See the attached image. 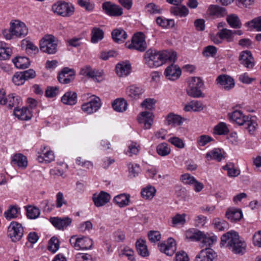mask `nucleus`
<instances>
[{"label":"nucleus","instance_id":"1","mask_svg":"<svg viewBox=\"0 0 261 261\" xmlns=\"http://www.w3.org/2000/svg\"><path fill=\"white\" fill-rule=\"evenodd\" d=\"M226 246L233 253L243 254L246 248L245 242L242 240L238 232L231 230L222 235L221 238V245Z\"/></svg>","mask_w":261,"mask_h":261},{"label":"nucleus","instance_id":"2","mask_svg":"<svg viewBox=\"0 0 261 261\" xmlns=\"http://www.w3.org/2000/svg\"><path fill=\"white\" fill-rule=\"evenodd\" d=\"M228 116L229 119L239 125H245L248 133L251 135L253 134L258 126L257 119L255 116H244L240 111H235L232 113H229Z\"/></svg>","mask_w":261,"mask_h":261},{"label":"nucleus","instance_id":"3","mask_svg":"<svg viewBox=\"0 0 261 261\" xmlns=\"http://www.w3.org/2000/svg\"><path fill=\"white\" fill-rule=\"evenodd\" d=\"M144 63L149 68H156L163 65V52L149 48L143 56Z\"/></svg>","mask_w":261,"mask_h":261},{"label":"nucleus","instance_id":"4","mask_svg":"<svg viewBox=\"0 0 261 261\" xmlns=\"http://www.w3.org/2000/svg\"><path fill=\"white\" fill-rule=\"evenodd\" d=\"M51 10L58 15L64 17H69L73 14L74 7L70 2L64 0H59L52 5Z\"/></svg>","mask_w":261,"mask_h":261},{"label":"nucleus","instance_id":"5","mask_svg":"<svg viewBox=\"0 0 261 261\" xmlns=\"http://www.w3.org/2000/svg\"><path fill=\"white\" fill-rule=\"evenodd\" d=\"M58 40L53 35H45L40 41V50L48 54H55L57 51Z\"/></svg>","mask_w":261,"mask_h":261},{"label":"nucleus","instance_id":"6","mask_svg":"<svg viewBox=\"0 0 261 261\" xmlns=\"http://www.w3.org/2000/svg\"><path fill=\"white\" fill-rule=\"evenodd\" d=\"M69 242L71 246L76 250H87L92 248L93 241L87 237L77 238L76 236H72Z\"/></svg>","mask_w":261,"mask_h":261},{"label":"nucleus","instance_id":"7","mask_svg":"<svg viewBox=\"0 0 261 261\" xmlns=\"http://www.w3.org/2000/svg\"><path fill=\"white\" fill-rule=\"evenodd\" d=\"M23 232L22 225L16 221L11 222L8 227L7 235L13 242L19 241L22 238Z\"/></svg>","mask_w":261,"mask_h":261},{"label":"nucleus","instance_id":"8","mask_svg":"<svg viewBox=\"0 0 261 261\" xmlns=\"http://www.w3.org/2000/svg\"><path fill=\"white\" fill-rule=\"evenodd\" d=\"M127 47L131 49H135L143 52L147 48L146 43L142 33L139 32L134 35L130 43L127 45Z\"/></svg>","mask_w":261,"mask_h":261},{"label":"nucleus","instance_id":"9","mask_svg":"<svg viewBox=\"0 0 261 261\" xmlns=\"http://www.w3.org/2000/svg\"><path fill=\"white\" fill-rule=\"evenodd\" d=\"M101 106L99 97L93 95L90 100L82 105V109L87 114H91L98 111Z\"/></svg>","mask_w":261,"mask_h":261},{"label":"nucleus","instance_id":"10","mask_svg":"<svg viewBox=\"0 0 261 261\" xmlns=\"http://www.w3.org/2000/svg\"><path fill=\"white\" fill-rule=\"evenodd\" d=\"M80 74L92 79L93 81L99 82L103 80L102 70L93 69L89 65H86L81 69Z\"/></svg>","mask_w":261,"mask_h":261},{"label":"nucleus","instance_id":"11","mask_svg":"<svg viewBox=\"0 0 261 261\" xmlns=\"http://www.w3.org/2000/svg\"><path fill=\"white\" fill-rule=\"evenodd\" d=\"M102 9L105 14L112 17H119L123 14L122 8L110 1L103 3Z\"/></svg>","mask_w":261,"mask_h":261},{"label":"nucleus","instance_id":"12","mask_svg":"<svg viewBox=\"0 0 261 261\" xmlns=\"http://www.w3.org/2000/svg\"><path fill=\"white\" fill-rule=\"evenodd\" d=\"M217 260L216 252L212 249L205 248L196 255L194 261H217Z\"/></svg>","mask_w":261,"mask_h":261},{"label":"nucleus","instance_id":"13","mask_svg":"<svg viewBox=\"0 0 261 261\" xmlns=\"http://www.w3.org/2000/svg\"><path fill=\"white\" fill-rule=\"evenodd\" d=\"M75 76V71L73 69L69 67H64L59 74L58 78L59 82L63 84H69L73 81Z\"/></svg>","mask_w":261,"mask_h":261},{"label":"nucleus","instance_id":"14","mask_svg":"<svg viewBox=\"0 0 261 261\" xmlns=\"http://www.w3.org/2000/svg\"><path fill=\"white\" fill-rule=\"evenodd\" d=\"M11 30L14 36L22 38L25 37L28 33V29L25 24L19 20H15L10 23Z\"/></svg>","mask_w":261,"mask_h":261},{"label":"nucleus","instance_id":"15","mask_svg":"<svg viewBox=\"0 0 261 261\" xmlns=\"http://www.w3.org/2000/svg\"><path fill=\"white\" fill-rule=\"evenodd\" d=\"M216 82L220 86L225 90L228 91L234 86V81L232 77L227 74L219 75Z\"/></svg>","mask_w":261,"mask_h":261},{"label":"nucleus","instance_id":"16","mask_svg":"<svg viewBox=\"0 0 261 261\" xmlns=\"http://www.w3.org/2000/svg\"><path fill=\"white\" fill-rule=\"evenodd\" d=\"M72 220L68 217H51L50 222L56 228L60 230H63L65 228L67 227L72 223Z\"/></svg>","mask_w":261,"mask_h":261},{"label":"nucleus","instance_id":"17","mask_svg":"<svg viewBox=\"0 0 261 261\" xmlns=\"http://www.w3.org/2000/svg\"><path fill=\"white\" fill-rule=\"evenodd\" d=\"M181 73L180 68L174 64H171L168 66L164 71L166 77L170 81H175L178 79L180 77Z\"/></svg>","mask_w":261,"mask_h":261},{"label":"nucleus","instance_id":"18","mask_svg":"<svg viewBox=\"0 0 261 261\" xmlns=\"http://www.w3.org/2000/svg\"><path fill=\"white\" fill-rule=\"evenodd\" d=\"M239 61L241 64L248 69H251L254 65V59L250 51L245 50L241 53Z\"/></svg>","mask_w":261,"mask_h":261},{"label":"nucleus","instance_id":"19","mask_svg":"<svg viewBox=\"0 0 261 261\" xmlns=\"http://www.w3.org/2000/svg\"><path fill=\"white\" fill-rule=\"evenodd\" d=\"M41 151L39 153L37 160L40 163H50L54 160L55 156L54 152L49 149L47 146H43L41 148Z\"/></svg>","mask_w":261,"mask_h":261},{"label":"nucleus","instance_id":"20","mask_svg":"<svg viewBox=\"0 0 261 261\" xmlns=\"http://www.w3.org/2000/svg\"><path fill=\"white\" fill-rule=\"evenodd\" d=\"M92 199L96 207H100L110 201L111 196L105 191H101L98 195L94 194Z\"/></svg>","mask_w":261,"mask_h":261},{"label":"nucleus","instance_id":"21","mask_svg":"<svg viewBox=\"0 0 261 261\" xmlns=\"http://www.w3.org/2000/svg\"><path fill=\"white\" fill-rule=\"evenodd\" d=\"M144 92V89L142 86L132 85L126 89V94L131 99H138Z\"/></svg>","mask_w":261,"mask_h":261},{"label":"nucleus","instance_id":"22","mask_svg":"<svg viewBox=\"0 0 261 261\" xmlns=\"http://www.w3.org/2000/svg\"><path fill=\"white\" fill-rule=\"evenodd\" d=\"M207 13L214 18L222 17L227 14L225 8L218 5H211L207 10Z\"/></svg>","mask_w":261,"mask_h":261},{"label":"nucleus","instance_id":"23","mask_svg":"<svg viewBox=\"0 0 261 261\" xmlns=\"http://www.w3.org/2000/svg\"><path fill=\"white\" fill-rule=\"evenodd\" d=\"M115 69L116 73L119 76H126L130 72L131 64L128 61L122 62L116 65Z\"/></svg>","mask_w":261,"mask_h":261},{"label":"nucleus","instance_id":"24","mask_svg":"<svg viewBox=\"0 0 261 261\" xmlns=\"http://www.w3.org/2000/svg\"><path fill=\"white\" fill-rule=\"evenodd\" d=\"M138 121L140 124H143L144 128H149L153 122L152 113L147 111L142 112L139 116Z\"/></svg>","mask_w":261,"mask_h":261},{"label":"nucleus","instance_id":"25","mask_svg":"<svg viewBox=\"0 0 261 261\" xmlns=\"http://www.w3.org/2000/svg\"><path fill=\"white\" fill-rule=\"evenodd\" d=\"M14 114L18 119L25 121L30 120L33 116L32 112L25 107H23L22 109L15 108Z\"/></svg>","mask_w":261,"mask_h":261},{"label":"nucleus","instance_id":"26","mask_svg":"<svg viewBox=\"0 0 261 261\" xmlns=\"http://www.w3.org/2000/svg\"><path fill=\"white\" fill-rule=\"evenodd\" d=\"M225 216L230 221L237 222L242 219L243 214L240 209L231 207L227 209Z\"/></svg>","mask_w":261,"mask_h":261},{"label":"nucleus","instance_id":"27","mask_svg":"<svg viewBox=\"0 0 261 261\" xmlns=\"http://www.w3.org/2000/svg\"><path fill=\"white\" fill-rule=\"evenodd\" d=\"M11 164L17 165L19 168L24 169L28 165L27 158L21 153H16L13 156Z\"/></svg>","mask_w":261,"mask_h":261},{"label":"nucleus","instance_id":"28","mask_svg":"<svg viewBox=\"0 0 261 261\" xmlns=\"http://www.w3.org/2000/svg\"><path fill=\"white\" fill-rule=\"evenodd\" d=\"M111 35L113 41L117 43H123L127 37L126 32L121 28L114 30Z\"/></svg>","mask_w":261,"mask_h":261},{"label":"nucleus","instance_id":"29","mask_svg":"<svg viewBox=\"0 0 261 261\" xmlns=\"http://www.w3.org/2000/svg\"><path fill=\"white\" fill-rule=\"evenodd\" d=\"M136 250L138 254L142 257H147L149 255L146 242L145 240L138 239L136 242Z\"/></svg>","mask_w":261,"mask_h":261},{"label":"nucleus","instance_id":"30","mask_svg":"<svg viewBox=\"0 0 261 261\" xmlns=\"http://www.w3.org/2000/svg\"><path fill=\"white\" fill-rule=\"evenodd\" d=\"M62 102L66 105L73 106L76 103L77 96L75 92L68 91L61 98Z\"/></svg>","mask_w":261,"mask_h":261},{"label":"nucleus","instance_id":"31","mask_svg":"<svg viewBox=\"0 0 261 261\" xmlns=\"http://www.w3.org/2000/svg\"><path fill=\"white\" fill-rule=\"evenodd\" d=\"M130 198V196L128 194H120L114 197L113 202L120 207H123L129 204Z\"/></svg>","mask_w":261,"mask_h":261},{"label":"nucleus","instance_id":"32","mask_svg":"<svg viewBox=\"0 0 261 261\" xmlns=\"http://www.w3.org/2000/svg\"><path fill=\"white\" fill-rule=\"evenodd\" d=\"M6 103H8V107L12 109L13 107L15 108H19V106L22 104V99L14 93H11L8 95Z\"/></svg>","mask_w":261,"mask_h":261},{"label":"nucleus","instance_id":"33","mask_svg":"<svg viewBox=\"0 0 261 261\" xmlns=\"http://www.w3.org/2000/svg\"><path fill=\"white\" fill-rule=\"evenodd\" d=\"M205 158L208 160H214L220 162L224 158V151L220 148H215L206 154Z\"/></svg>","mask_w":261,"mask_h":261},{"label":"nucleus","instance_id":"34","mask_svg":"<svg viewBox=\"0 0 261 261\" xmlns=\"http://www.w3.org/2000/svg\"><path fill=\"white\" fill-rule=\"evenodd\" d=\"M176 250L175 240L172 238H169L166 243H164V254L168 256H172Z\"/></svg>","mask_w":261,"mask_h":261},{"label":"nucleus","instance_id":"35","mask_svg":"<svg viewBox=\"0 0 261 261\" xmlns=\"http://www.w3.org/2000/svg\"><path fill=\"white\" fill-rule=\"evenodd\" d=\"M112 107L115 111L123 112L126 111L127 107V103L124 98H117L112 103Z\"/></svg>","mask_w":261,"mask_h":261},{"label":"nucleus","instance_id":"36","mask_svg":"<svg viewBox=\"0 0 261 261\" xmlns=\"http://www.w3.org/2000/svg\"><path fill=\"white\" fill-rule=\"evenodd\" d=\"M226 21L231 28L234 29H240L242 25L239 17L234 14L228 15Z\"/></svg>","mask_w":261,"mask_h":261},{"label":"nucleus","instance_id":"37","mask_svg":"<svg viewBox=\"0 0 261 261\" xmlns=\"http://www.w3.org/2000/svg\"><path fill=\"white\" fill-rule=\"evenodd\" d=\"M13 62L17 68L24 69L30 64L29 58L26 57H18L13 60Z\"/></svg>","mask_w":261,"mask_h":261},{"label":"nucleus","instance_id":"38","mask_svg":"<svg viewBox=\"0 0 261 261\" xmlns=\"http://www.w3.org/2000/svg\"><path fill=\"white\" fill-rule=\"evenodd\" d=\"M166 121L168 125L172 126L180 125L182 122V118L178 115L170 113L166 117Z\"/></svg>","mask_w":261,"mask_h":261},{"label":"nucleus","instance_id":"39","mask_svg":"<svg viewBox=\"0 0 261 261\" xmlns=\"http://www.w3.org/2000/svg\"><path fill=\"white\" fill-rule=\"evenodd\" d=\"M103 37L104 32L101 29L96 27L92 29L91 31V42L96 43L101 40Z\"/></svg>","mask_w":261,"mask_h":261},{"label":"nucleus","instance_id":"40","mask_svg":"<svg viewBox=\"0 0 261 261\" xmlns=\"http://www.w3.org/2000/svg\"><path fill=\"white\" fill-rule=\"evenodd\" d=\"M12 53V49L7 47L5 42L0 41V60H6L9 59Z\"/></svg>","mask_w":261,"mask_h":261},{"label":"nucleus","instance_id":"41","mask_svg":"<svg viewBox=\"0 0 261 261\" xmlns=\"http://www.w3.org/2000/svg\"><path fill=\"white\" fill-rule=\"evenodd\" d=\"M229 130L226 124L221 122L216 125L214 128V133L219 135H225L229 133Z\"/></svg>","mask_w":261,"mask_h":261},{"label":"nucleus","instance_id":"42","mask_svg":"<svg viewBox=\"0 0 261 261\" xmlns=\"http://www.w3.org/2000/svg\"><path fill=\"white\" fill-rule=\"evenodd\" d=\"M171 13L179 17H184L189 13V11L185 6L181 7H172L170 9Z\"/></svg>","mask_w":261,"mask_h":261},{"label":"nucleus","instance_id":"43","mask_svg":"<svg viewBox=\"0 0 261 261\" xmlns=\"http://www.w3.org/2000/svg\"><path fill=\"white\" fill-rule=\"evenodd\" d=\"M204 236L201 240L203 244L202 246H205L206 248H207V246H210L217 241V236L212 233H204Z\"/></svg>","mask_w":261,"mask_h":261},{"label":"nucleus","instance_id":"44","mask_svg":"<svg viewBox=\"0 0 261 261\" xmlns=\"http://www.w3.org/2000/svg\"><path fill=\"white\" fill-rule=\"evenodd\" d=\"M213 224L215 228L219 231H223L229 227L228 223L225 220L219 218H216L213 220Z\"/></svg>","mask_w":261,"mask_h":261},{"label":"nucleus","instance_id":"45","mask_svg":"<svg viewBox=\"0 0 261 261\" xmlns=\"http://www.w3.org/2000/svg\"><path fill=\"white\" fill-rule=\"evenodd\" d=\"M27 216L30 219H36L40 214V211L36 206L29 205L26 207Z\"/></svg>","mask_w":261,"mask_h":261},{"label":"nucleus","instance_id":"46","mask_svg":"<svg viewBox=\"0 0 261 261\" xmlns=\"http://www.w3.org/2000/svg\"><path fill=\"white\" fill-rule=\"evenodd\" d=\"M188 87L187 89H193L194 88H202L203 83L202 80L198 77H192L188 79Z\"/></svg>","mask_w":261,"mask_h":261},{"label":"nucleus","instance_id":"47","mask_svg":"<svg viewBox=\"0 0 261 261\" xmlns=\"http://www.w3.org/2000/svg\"><path fill=\"white\" fill-rule=\"evenodd\" d=\"M223 169L227 171V175L230 177H236L240 174V171L234 168V165L232 163H227L223 167Z\"/></svg>","mask_w":261,"mask_h":261},{"label":"nucleus","instance_id":"48","mask_svg":"<svg viewBox=\"0 0 261 261\" xmlns=\"http://www.w3.org/2000/svg\"><path fill=\"white\" fill-rule=\"evenodd\" d=\"M155 189L153 187L149 186L143 188L141 191V195L143 198L146 199H151L154 195Z\"/></svg>","mask_w":261,"mask_h":261},{"label":"nucleus","instance_id":"49","mask_svg":"<svg viewBox=\"0 0 261 261\" xmlns=\"http://www.w3.org/2000/svg\"><path fill=\"white\" fill-rule=\"evenodd\" d=\"M177 59L176 52L173 50H164V63L169 62L172 63L175 62Z\"/></svg>","mask_w":261,"mask_h":261},{"label":"nucleus","instance_id":"50","mask_svg":"<svg viewBox=\"0 0 261 261\" xmlns=\"http://www.w3.org/2000/svg\"><path fill=\"white\" fill-rule=\"evenodd\" d=\"M18 210L16 206L11 205L5 212L4 215L8 220L16 218L18 216Z\"/></svg>","mask_w":261,"mask_h":261},{"label":"nucleus","instance_id":"51","mask_svg":"<svg viewBox=\"0 0 261 261\" xmlns=\"http://www.w3.org/2000/svg\"><path fill=\"white\" fill-rule=\"evenodd\" d=\"M221 39H226L228 41L232 40L233 36V31L227 29H222L217 33Z\"/></svg>","mask_w":261,"mask_h":261},{"label":"nucleus","instance_id":"52","mask_svg":"<svg viewBox=\"0 0 261 261\" xmlns=\"http://www.w3.org/2000/svg\"><path fill=\"white\" fill-rule=\"evenodd\" d=\"M55 204L54 203H50L48 199H44L42 200L39 204V207L42 211L44 213H47L51 212Z\"/></svg>","mask_w":261,"mask_h":261},{"label":"nucleus","instance_id":"53","mask_svg":"<svg viewBox=\"0 0 261 261\" xmlns=\"http://www.w3.org/2000/svg\"><path fill=\"white\" fill-rule=\"evenodd\" d=\"M59 91V87L48 86L45 90V95L48 98H53L58 94Z\"/></svg>","mask_w":261,"mask_h":261},{"label":"nucleus","instance_id":"54","mask_svg":"<svg viewBox=\"0 0 261 261\" xmlns=\"http://www.w3.org/2000/svg\"><path fill=\"white\" fill-rule=\"evenodd\" d=\"M141 172V168L137 164H130L129 166V176L134 178L137 176Z\"/></svg>","mask_w":261,"mask_h":261},{"label":"nucleus","instance_id":"55","mask_svg":"<svg viewBox=\"0 0 261 261\" xmlns=\"http://www.w3.org/2000/svg\"><path fill=\"white\" fill-rule=\"evenodd\" d=\"M146 11L150 14H160L162 12V9L160 7L154 3H149L145 6Z\"/></svg>","mask_w":261,"mask_h":261},{"label":"nucleus","instance_id":"56","mask_svg":"<svg viewBox=\"0 0 261 261\" xmlns=\"http://www.w3.org/2000/svg\"><path fill=\"white\" fill-rule=\"evenodd\" d=\"M59 248V242L58 239L53 237L49 241L48 249L53 252H55Z\"/></svg>","mask_w":261,"mask_h":261},{"label":"nucleus","instance_id":"57","mask_svg":"<svg viewBox=\"0 0 261 261\" xmlns=\"http://www.w3.org/2000/svg\"><path fill=\"white\" fill-rule=\"evenodd\" d=\"M245 25L250 27H253L257 31H261V16L254 18L251 21L246 22Z\"/></svg>","mask_w":261,"mask_h":261},{"label":"nucleus","instance_id":"58","mask_svg":"<svg viewBox=\"0 0 261 261\" xmlns=\"http://www.w3.org/2000/svg\"><path fill=\"white\" fill-rule=\"evenodd\" d=\"M200 88H194L193 89H187V94L188 95L195 98L203 97L204 95L202 93Z\"/></svg>","mask_w":261,"mask_h":261},{"label":"nucleus","instance_id":"59","mask_svg":"<svg viewBox=\"0 0 261 261\" xmlns=\"http://www.w3.org/2000/svg\"><path fill=\"white\" fill-rule=\"evenodd\" d=\"M149 240L153 243H155L160 240L161 234L158 231H149L148 233Z\"/></svg>","mask_w":261,"mask_h":261},{"label":"nucleus","instance_id":"60","mask_svg":"<svg viewBox=\"0 0 261 261\" xmlns=\"http://www.w3.org/2000/svg\"><path fill=\"white\" fill-rule=\"evenodd\" d=\"M217 51V49L215 46L208 45L204 48L202 55L205 57H208L210 56L214 57L216 55Z\"/></svg>","mask_w":261,"mask_h":261},{"label":"nucleus","instance_id":"61","mask_svg":"<svg viewBox=\"0 0 261 261\" xmlns=\"http://www.w3.org/2000/svg\"><path fill=\"white\" fill-rule=\"evenodd\" d=\"M12 81L16 85L18 86L22 85L25 81L21 72L15 73L13 77Z\"/></svg>","mask_w":261,"mask_h":261},{"label":"nucleus","instance_id":"62","mask_svg":"<svg viewBox=\"0 0 261 261\" xmlns=\"http://www.w3.org/2000/svg\"><path fill=\"white\" fill-rule=\"evenodd\" d=\"M168 141L177 148L181 149L185 147V143L181 139L178 137H171L168 140Z\"/></svg>","mask_w":261,"mask_h":261},{"label":"nucleus","instance_id":"63","mask_svg":"<svg viewBox=\"0 0 261 261\" xmlns=\"http://www.w3.org/2000/svg\"><path fill=\"white\" fill-rule=\"evenodd\" d=\"M180 180L185 184L192 185L196 179L190 174L186 173L181 175Z\"/></svg>","mask_w":261,"mask_h":261},{"label":"nucleus","instance_id":"64","mask_svg":"<svg viewBox=\"0 0 261 261\" xmlns=\"http://www.w3.org/2000/svg\"><path fill=\"white\" fill-rule=\"evenodd\" d=\"M75 261H93L91 255L87 253H79L75 256Z\"/></svg>","mask_w":261,"mask_h":261}]
</instances>
